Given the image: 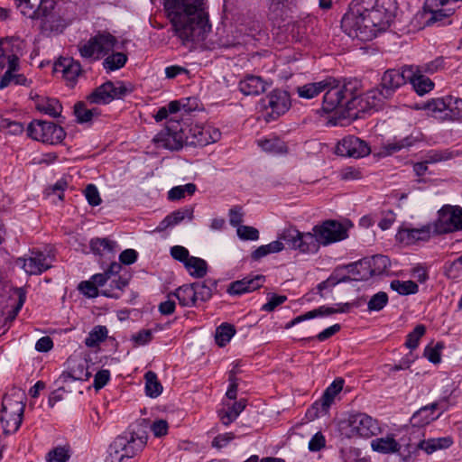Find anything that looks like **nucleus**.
I'll list each match as a JSON object with an SVG mask.
<instances>
[{"label":"nucleus","mask_w":462,"mask_h":462,"mask_svg":"<svg viewBox=\"0 0 462 462\" xmlns=\"http://www.w3.org/2000/svg\"><path fill=\"white\" fill-rule=\"evenodd\" d=\"M163 11L180 44L191 51L211 30L205 0H162Z\"/></svg>","instance_id":"nucleus-1"},{"label":"nucleus","mask_w":462,"mask_h":462,"mask_svg":"<svg viewBox=\"0 0 462 462\" xmlns=\"http://www.w3.org/2000/svg\"><path fill=\"white\" fill-rule=\"evenodd\" d=\"M393 0H353L341 20V28L351 38L371 41L386 31L393 22Z\"/></svg>","instance_id":"nucleus-2"},{"label":"nucleus","mask_w":462,"mask_h":462,"mask_svg":"<svg viewBox=\"0 0 462 462\" xmlns=\"http://www.w3.org/2000/svg\"><path fill=\"white\" fill-rule=\"evenodd\" d=\"M360 82L351 79L339 85L338 81L333 79V83L328 86L323 97L322 108L327 113L335 111L337 108L351 110L356 107V102L359 97Z\"/></svg>","instance_id":"nucleus-3"},{"label":"nucleus","mask_w":462,"mask_h":462,"mask_svg":"<svg viewBox=\"0 0 462 462\" xmlns=\"http://www.w3.org/2000/svg\"><path fill=\"white\" fill-rule=\"evenodd\" d=\"M339 430L346 439H368L382 433L378 420L365 412H352L339 422Z\"/></svg>","instance_id":"nucleus-4"},{"label":"nucleus","mask_w":462,"mask_h":462,"mask_svg":"<svg viewBox=\"0 0 462 462\" xmlns=\"http://www.w3.org/2000/svg\"><path fill=\"white\" fill-rule=\"evenodd\" d=\"M187 128L185 123L171 117L166 126L152 138V143L158 149L179 151L187 145Z\"/></svg>","instance_id":"nucleus-5"},{"label":"nucleus","mask_w":462,"mask_h":462,"mask_svg":"<svg viewBox=\"0 0 462 462\" xmlns=\"http://www.w3.org/2000/svg\"><path fill=\"white\" fill-rule=\"evenodd\" d=\"M117 44L116 38L110 32L101 31L91 36L88 41L80 42L78 50L83 59L90 62L104 59L112 52Z\"/></svg>","instance_id":"nucleus-6"},{"label":"nucleus","mask_w":462,"mask_h":462,"mask_svg":"<svg viewBox=\"0 0 462 462\" xmlns=\"http://www.w3.org/2000/svg\"><path fill=\"white\" fill-rule=\"evenodd\" d=\"M423 108L427 115L439 121L462 120V98L452 95L432 98Z\"/></svg>","instance_id":"nucleus-7"},{"label":"nucleus","mask_w":462,"mask_h":462,"mask_svg":"<svg viewBox=\"0 0 462 462\" xmlns=\"http://www.w3.org/2000/svg\"><path fill=\"white\" fill-rule=\"evenodd\" d=\"M147 436L136 432H125L116 438L110 446L111 454L114 452L118 460L130 458L137 455L145 447Z\"/></svg>","instance_id":"nucleus-8"},{"label":"nucleus","mask_w":462,"mask_h":462,"mask_svg":"<svg viewBox=\"0 0 462 462\" xmlns=\"http://www.w3.org/2000/svg\"><path fill=\"white\" fill-rule=\"evenodd\" d=\"M282 240L291 250L301 254H316L319 250V244L315 232H300L294 227L284 229L280 235Z\"/></svg>","instance_id":"nucleus-9"},{"label":"nucleus","mask_w":462,"mask_h":462,"mask_svg":"<svg viewBox=\"0 0 462 462\" xmlns=\"http://www.w3.org/2000/svg\"><path fill=\"white\" fill-rule=\"evenodd\" d=\"M121 270L122 264L120 263L113 262L103 273H97L92 276V280L99 286H105L108 282H110L109 286L101 291L102 295L115 299H118L120 297L121 292L128 283L125 279H123L119 275Z\"/></svg>","instance_id":"nucleus-10"},{"label":"nucleus","mask_w":462,"mask_h":462,"mask_svg":"<svg viewBox=\"0 0 462 462\" xmlns=\"http://www.w3.org/2000/svg\"><path fill=\"white\" fill-rule=\"evenodd\" d=\"M27 135L38 142L57 144L61 143L66 134L63 128L55 123L34 120L27 126Z\"/></svg>","instance_id":"nucleus-11"},{"label":"nucleus","mask_w":462,"mask_h":462,"mask_svg":"<svg viewBox=\"0 0 462 462\" xmlns=\"http://www.w3.org/2000/svg\"><path fill=\"white\" fill-rule=\"evenodd\" d=\"M350 225L337 220H325L312 227L319 245L328 246L348 237Z\"/></svg>","instance_id":"nucleus-12"},{"label":"nucleus","mask_w":462,"mask_h":462,"mask_svg":"<svg viewBox=\"0 0 462 462\" xmlns=\"http://www.w3.org/2000/svg\"><path fill=\"white\" fill-rule=\"evenodd\" d=\"M54 255L42 251H31L30 254L18 259L21 267L29 275H40L52 267Z\"/></svg>","instance_id":"nucleus-13"},{"label":"nucleus","mask_w":462,"mask_h":462,"mask_svg":"<svg viewBox=\"0 0 462 462\" xmlns=\"http://www.w3.org/2000/svg\"><path fill=\"white\" fill-rule=\"evenodd\" d=\"M131 92L123 82L113 83L106 81L97 88L88 97L93 104H108L116 98H122Z\"/></svg>","instance_id":"nucleus-14"},{"label":"nucleus","mask_w":462,"mask_h":462,"mask_svg":"<svg viewBox=\"0 0 462 462\" xmlns=\"http://www.w3.org/2000/svg\"><path fill=\"white\" fill-rule=\"evenodd\" d=\"M220 138V130L213 125H188L187 145L206 146L217 143Z\"/></svg>","instance_id":"nucleus-15"},{"label":"nucleus","mask_w":462,"mask_h":462,"mask_svg":"<svg viewBox=\"0 0 462 462\" xmlns=\"http://www.w3.org/2000/svg\"><path fill=\"white\" fill-rule=\"evenodd\" d=\"M462 229V208L445 206L439 211L435 230L439 234L451 233Z\"/></svg>","instance_id":"nucleus-16"},{"label":"nucleus","mask_w":462,"mask_h":462,"mask_svg":"<svg viewBox=\"0 0 462 462\" xmlns=\"http://www.w3.org/2000/svg\"><path fill=\"white\" fill-rule=\"evenodd\" d=\"M411 75L410 65L403 66L401 69H389L383 74L380 87L383 88L386 96L392 97L398 88L408 82Z\"/></svg>","instance_id":"nucleus-17"},{"label":"nucleus","mask_w":462,"mask_h":462,"mask_svg":"<svg viewBox=\"0 0 462 462\" xmlns=\"http://www.w3.org/2000/svg\"><path fill=\"white\" fill-rule=\"evenodd\" d=\"M337 154L344 157L362 158L371 152L367 143L354 135H348L338 142Z\"/></svg>","instance_id":"nucleus-18"},{"label":"nucleus","mask_w":462,"mask_h":462,"mask_svg":"<svg viewBox=\"0 0 462 462\" xmlns=\"http://www.w3.org/2000/svg\"><path fill=\"white\" fill-rule=\"evenodd\" d=\"M53 71L56 74H60L69 87H73L79 77L82 75L81 64L70 57L60 58L54 63Z\"/></svg>","instance_id":"nucleus-19"},{"label":"nucleus","mask_w":462,"mask_h":462,"mask_svg":"<svg viewBox=\"0 0 462 462\" xmlns=\"http://www.w3.org/2000/svg\"><path fill=\"white\" fill-rule=\"evenodd\" d=\"M263 106L270 110V115L275 118L286 113L291 107L290 96L283 90H273L262 99Z\"/></svg>","instance_id":"nucleus-20"},{"label":"nucleus","mask_w":462,"mask_h":462,"mask_svg":"<svg viewBox=\"0 0 462 462\" xmlns=\"http://www.w3.org/2000/svg\"><path fill=\"white\" fill-rule=\"evenodd\" d=\"M20 56H22V52L20 54H11L9 57V66L7 70L0 79V89H3L12 83L20 86H27L28 79L23 74L17 73L20 69Z\"/></svg>","instance_id":"nucleus-21"},{"label":"nucleus","mask_w":462,"mask_h":462,"mask_svg":"<svg viewBox=\"0 0 462 462\" xmlns=\"http://www.w3.org/2000/svg\"><path fill=\"white\" fill-rule=\"evenodd\" d=\"M269 87L270 83L254 75H246L238 84L239 90L245 96H259L264 93Z\"/></svg>","instance_id":"nucleus-22"},{"label":"nucleus","mask_w":462,"mask_h":462,"mask_svg":"<svg viewBox=\"0 0 462 462\" xmlns=\"http://www.w3.org/2000/svg\"><path fill=\"white\" fill-rule=\"evenodd\" d=\"M263 275H255L254 277H245L242 280L230 283L227 292L230 295H242L244 293L254 291L261 288L264 282Z\"/></svg>","instance_id":"nucleus-23"},{"label":"nucleus","mask_w":462,"mask_h":462,"mask_svg":"<svg viewBox=\"0 0 462 462\" xmlns=\"http://www.w3.org/2000/svg\"><path fill=\"white\" fill-rule=\"evenodd\" d=\"M430 237V229L427 227L410 228L402 227L396 234V239L405 245H412L419 241H427Z\"/></svg>","instance_id":"nucleus-24"},{"label":"nucleus","mask_w":462,"mask_h":462,"mask_svg":"<svg viewBox=\"0 0 462 462\" xmlns=\"http://www.w3.org/2000/svg\"><path fill=\"white\" fill-rule=\"evenodd\" d=\"M410 69L412 75H411V79H408V82L411 84L418 95L423 96L434 88V82L420 72L416 65H410Z\"/></svg>","instance_id":"nucleus-25"},{"label":"nucleus","mask_w":462,"mask_h":462,"mask_svg":"<svg viewBox=\"0 0 462 462\" xmlns=\"http://www.w3.org/2000/svg\"><path fill=\"white\" fill-rule=\"evenodd\" d=\"M438 404L431 403L426 405L417 411L411 418V423L414 427H424L434 421L440 416V412H437Z\"/></svg>","instance_id":"nucleus-26"},{"label":"nucleus","mask_w":462,"mask_h":462,"mask_svg":"<svg viewBox=\"0 0 462 462\" xmlns=\"http://www.w3.org/2000/svg\"><path fill=\"white\" fill-rule=\"evenodd\" d=\"M193 217V209L191 208H183L167 215L158 225L159 232L164 231L169 227L174 226L183 221L185 218L189 220Z\"/></svg>","instance_id":"nucleus-27"},{"label":"nucleus","mask_w":462,"mask_h":462,"mask_svg":"<svg viewBox=\"0 0 462 462\" xmlns=\"http://www.w3.org/2000/svg\"><path fill=\"white\" fill-rule=\"evenodd\" d=\"M333 83V78L328 77L319 82L308 83L297 88V93L300 97L311 99L321 92L325 91L330 84Z\"/></svg>","instance_id":"nucleus-28"},{"label":"nucleus","mask_w":462,"mask_h":462,"mask_svg":"<svg viewBox=\"0 0 462 462\" xmlns=\"http://www.w3.org/2000/svg\"><path fill=\"white\" fill-rule=\"evenodd\" d=\"M371 448L374 451L382 454H391L398 452L401 448L400 443L394 439L393 434L385 437L376 438L371 441Z\"/></svg>","instance_id":"nucleus-29"},{"label":"nucleus","mask_w":462,"mask_h":462,"mask_svg":"<svg viewBox=\"0 0 462 462\" xmlns=\"http://www.w3.org/2000/svg\"><path fill=\"white\" fill-rule=\"evenodd\" d=\"M359 97L361 102L365 103V108L378 109L383 106L384 100L391 97L386 96L383 88L380 87L367 90L363 96L359 95Z\"/></svg>","instance_id":"nucleus-30"},{"label":"nucleus","mask_w":462,"mask_h":462,"mask_svg":"<svg viewBox=\"0 0 462 462\" xmlns=\"http://www.w3.org/2000/svg\"><path fill=\"white\" fill-rule=\"evenodd\" d=\"M245 407L246 401L245 399H241L238 402H235L226 409L218 411V417L225 426H228L237 419Z\"/></svg>","instance_id":"nucleus-31"},{"label":"nucleus","mask_w":462,"mask_h":462,"mask_svg":"<svg viewBox=\"0 0 462 462\" xmlns=\"http://www.w3.org/2000/svg\"><path fill=\"white\" fill-rule=\"evenodd\" d=\"M89 246L94 254L104 255L106 254H115L118 245L116 241L111 240L108 237H96L90 240Z\"/></svg>","instance_id":"nucleus-32"},{"label":"nucleus","mask_w":462,"mask_h":462,"mask_svg":"<svg viewBox=\"0 0 462 462\" xmlns=\"http://www.w3.org/2000/svg\"><path fill=\"white\" fill-rule=\"evenodd\" d=\"M68 372L78 381H88L91 377L88 364L83 359L69 358L68 360Z\"/></svg>","instance_id":"nucleus-33"},{"label":"nucleus","mask_w":462,"mask_h":462,"mask_svg":"<svg viewBox=\"0 0 462 462\" xmlns=\"http://www.w3.org/2000/svg\"><path fill=\"white\" fill-rule=\"evenodd\" d=\"M35 106L41 113L52 117L59 116L62 111V106L58 99L46 97H38L35 102Z\"/></svg>","instance_id":"nucleus-34"},{"label":"nucleus","mask_w":462,"mask_h":462,"mask_svg":"<svg viewBox=\"0 0 462 462\" xmlns=\"http://www.w3.org/2000/svg\"><path fill=\"white\" fill-rule=\"evenodd\" d=\"M25 404L21 395L5 396L2 401V411L9 412L13 415L23 416Z\"/></svg>","instance_id":"nucleus-35"},{"label":"nucleus","mask_w":462,"mask_h":462,"mask_svg":"<svg viewBox=\"0 0 462 462\" xmlns=\"http://www.w3.org/2000/svg\"><path fill=\"white\" fill-rule=\"evenodd\" d=\"M172 296L176 298L179 300L180 305L183 307H192L197 305L193 283L179 287Z\"/></svg>","instance_id":"nucleus-36"},{"label":"nucleus","mask_w":462,"mask_h":462,"mask_svg":"<svg viewBox=\"0 0 462 462\" xmlns=\"http://www.w3.org/2000/svg\"><path fill=\"white\" fill-rule=\"evenodd\" d=\"M22 51L18 45H15L11 39H0V71L7 64L9 66V57L11 54H20Z\"/></svg>","instance_id":"nucleus-37"},{"label":"nucleus","mask_w":462,"mask_h":462,"mask_svg":"<svg viewBox=\"0 0 462 462\" xmlns=\"http://www.w3.org/2000/svg\"><path fill=\"white\" fill-rule=\"evenodd\" d=\"M453 444L451 437H442L430 439L420 442L419 447L428 454H431L436 450L449 448Z\"/></svg>","instance_id":"nucleus-38"},{"label":"nucleus","mask_w":462,"mask_h":462,"mask_svg":"<svg viewBox=\"0 0 462 462\" xmlns=\"http://www.w3.org/2000/svg\"><path fill=\"white\" fill-rule=\"evenodd\" d=\"M108 337V329L106 326L97 325L88 333L85 338V345L88 347H97L104 342Z\"/></svg>","instance_id":"nucleus-39"},{"label":"nucleus","mask_w":462,"mask_h":462,"mask_svg":"<svg viewBox=\"0 0 462 462\" xmlns=\"http://www.w3.org/2000/svg\"><path fill=\"white\" fill-rule=\"evenodd\" d=\"M184 266L189 274L194 278H203L208 273L207 262L196 256H191L190 259L185 263Z\"/></svg>","instance_id":"nucleus-40"},{"label":"nucleus","mask_w":462,"mask_h":462,"mask_svg":"<svg viewBox=\"0 0 462 462\" xmlns=\"http://www.w3.org/2000/svg\"><path fill=\"white\" fill-rule=\"evenodd\" d=\"M22 421V416L13 415L1 411V423L5 435L15 433L19 430Z\"/></svg>","instance_id":"nucleus-41"},{"label":"nucleus","mask_w":462,"mask_h":462,"mask_svg":"<svg viewBox=\"0 0 462 462\" xmlns=\"http://www.w3.org/2000/svg\"><path fill=\"white\" fill-rule=\"evenodd\" d=\"M283 248V241L279 238L278 240L273 241L268 245L259 246L252 253L251 256L253 260L259 261L260 259L270 254H275L282 251Z\"/></svg>","instance_id":"nucleus-42"},{"label":"nucleus","mask_w":462,"mask_h":462,"mask_svg":"<svg viewBox=\"0 0 462 462\" xmlns=\"http://www.w3.org/2000/svg\"><path fill=\"white\" fill-rule=\"evenodd\" d=\"M127 55L124 52H112L103 60V67L107 71H115L123 68L127 61Z\"/></svg>","instance_id":"nucleus-43"},{"label":"nucleus","mask_w":462,"mask_h":462,"mask_svg":"<svg viewBox=\"0 0 462 462\" xmlns=\"http://www.w3.org/2000/svg\"><path fill=\"white\" fill-rule=\"evenodd\" d=\"M236 330L234 325L229 323H222L216 329V343L221 347L225 346L236 335Z\"/></svg>","instance_id":"nucleus-44"},{"label":"nucleus","mask_w":462,"mask_h":462,"mask_svg":"<svg viewBox=\"0 0 462 462\" xmlns=\"http://www.w3.org/2000/svg\"><path fill=\"white\" fill-rule=\"evenodd\" d=\"M411 145V143L410 142L409 138H403V139H393L387 141L385 143L383 144L381 148L380 154L383 156L392 155L397 152H400L401 150L407 148Z\"/></svg>","instance_id":"nucleus-45"},{"label":"nucleus","mask_w":462,"mask_h":462,"mask_svg":"<svg viewBox=\"0 0 462 462\" xmlns=\"http://www.w3.org/2000/svg\"><path fill=\"white\" fill-rule=\"evenodd\" d=\"M145 393L149 397L155 398L162 392V386L157 378V374L152 371H148L144 374Z\"/></svg>","instance_id":"nucleus-46"},{"label":"nucleus","mask_w":462,"mask_h":462,"mask_svg":"<svg viewBox=\"0 0 462 462\" xmlns=\"http://www.w3.org/2000/svg\"><path fill=\"white\" fill-rule=\"evenodd\" d=\"M344 384L343 379H336L333 383L325 390L321 402L322 406L328 408L334 402L335 397L341 392Z\"/></svg>","instance_id":"nucleus-47"},{"label":"nucleus","mask_w":462,"mask_h":462,"mask_svg":"<svg viewBox=\"0 0 462 462\" xmlns=\"http://www.w3.org/2000/svg\"><path fill=\"white\" fill-rule=\"evenodd\" d=\"M259 146L265 152L272 153H282L286 152L285 143L277 137L261 139L258 141Z\"/></svg>","instance_id":"nucleus-48"},{"label":"nucleus","mask_w":462,"mask_h":462,"mask_svg":"<svg viewBox=\"0 0 462 462\" xmlns=\"http://www.w3.org/2000/svg\"><path fill=\"white\" fill-rule=\"evenodd\" d=\"M74 114L77 118V121L80 124L88 123L94 117H97L99 113L97 109H88L86 107V105L83 103H77L74 106Z\"/></svg>","instance_id":"nucleus-49"},{"label":"nucleus","mask_w":462,"mask_h":462,"mask_svg":"<svg viewBox=\"0 0 462 462\" xmlns=\"http://www.w3.org/2000/svg\"><path fill=\"white\" fill-rule=\"evenodd\" d=\"M37 1L38 0H14L17 9L20 13L32 20L37 18Z\"/></svg>","instance_id":"nucleus-50"},{"label":"nucleus","mask_w":462,"mask_h":462,"mask_svg":"<svg viewBox=\"0 0 462 462\" xmlns=\"http://www.w3.org/2000/svg\"><path fill=\"white\" fill-rule=\"evenodd\" d=\"M70 457L69 446H59L47 453V462H67Z\"/></svg>","instance_id":"nucleus-51"},{"label":"nucleus","mask_w":462,"mask_h":462,"mask_svg":"<svg viewBox=\"0 0 462 462\" xmlns=\"http://www.w3.org/2000/svg\"><path fill=\"white\" fill-rule=\"evenodd\" d=\"M391 288L402 295L414 294L419 291V286L412 281L394 280L391 282Z\"/></svg>","instance_id":"nucleus-52"},{"label":"nucleus","mask_w":462,"mask_h":462,"mask_svg":"<svg viewBox=\"0 0 462 462\" xmlns=\"http://www.w3.org/2000/svg\"><path fill=\"white\" fill-rule=\"evenodd\" d=\"M196 191V185L188 183L181 186H176L171 189L168 192L169 200H179L185 197L186 194L192 195Z\"/></svg>","instance_id":"nucleus-53"},{"label":"nucleus","mask_w":462,"mask_h":462,"mask_svg":"<svg viewBox=\"0 0 462 462\" xmlns=\"http://www.w3.org/2000/svg\"><path fill=\"white\" fill-rule=\"evenodd\" d=\"M425 332L426 327L424 325H417L414 329L407 335L405 346L411 350L416 349L419 346L420 339L424 336Z\"/></svg>","instance_id":"nucleus-54"},{"label":"nucleus","mask_w":462,"mask_h":462,"mask_svg":"<svg viewBox=\"0 0 462 462\" xmlns=\"http://www.w3.org/2000/svg\"><path fill=\"white\" fill-rule=\"evenodd\" d=\"M193 286L197 303L207 301L211 298L212 290L211 287L207 284V282H195Z\"/></svg>","instance_id":"nucleus-55"},{"label":"nucleus","mask_w":462,"mask_h":462,"mask_svg":"<svg viewBox=\"0 0 462 462\" xmlns=\"http://www.w3.org/2000/svg\"><path fill=\"white\" fill-rule=\"evenodd\" d=\"M98 287H100L92 278L88 281L81 282L78 289L81 294L88 298H96L98 296Z\"/></svg>","instance_id":"nucleus-56"},{"label":"nucleus","mask_w":462,"mask_h":462,"mask_svg":"<svg viewBox=\"0 0 462 462\" xmlns=\"http://www.w3.org/2000/svg\"><path fill=\"white\" fill-rule=\"evenodd\" d=\"M351 305L349 303L337 304V308L328 306H320L315 309L318 317L329 316L335 313H345L347 312Z\"/></svg>","instance_id":"nucleus-57"},{"label":"nucleus","mask_w":462,"mask_h":462,"mask_svg":"<svg viewBox=\"0 0 462 462\" xmlns=\"http://www.w3.org/2000/svg\"><path fill=\"white\" fill-rule=\"evenodd\" d=\"M445 273L448 278L452 280L462 279V255L446 267Z\"/></svg>","instance_id":"nucleus-58"},{"label":"nucleus","mask_w":462,"mask_h":462,"mask_svg":"<svg viewBox=\"0 0 462 462\" xmlns=\"http://www.w3.org/2000/svg\"><path fill=\"white\" fill-rule=\"evenodd\" d=\"M55 7L54 0H38L37 1V18L42 20L47 18Z\"/></svg>","instance_id":"nucleus-59"},{"label":"nucleus","mask_w":462,"mask_h":462,"mask_svg":"<svg viewBox=\"0 0 462 462\" xmlns=\"http://www.w3.org/2000/svg\"><path fill=\"white\" fill-rule=\"evenodd\" d=\"M388 302V296L385 292L380 291L374 294L368 302L370 311H379L384 308Z\"/></svg>","instance_id":"nucleus-60"},{"label":"nucleus","mask_w":462,"mask_h":462,"mask_svg":"<svg viewBox=\"0 0 462 462\" xmlns=\"http://www.w3.org/2000/svg\"><path fill=\"white\" fill-rule=\"evenodd\" d=\"M443 345L436 344L434 346H427L424 349L423 356L432 364L437 365L441 361V350Z\"/></svg>","instance_id":"nucleus-61"},{"label":"nucleus","mask_w":462,"mask_h":462,"mask_svg":"<svg viewBox=\"0 0 462 462\" xmlns=\"http://www.w3.org/2000/svg\"><path fill=\"white\" fill-rule=\"evenodd\" d=\"M78 380L72 377V374L67 370L62 372L59 378L55 381L56 386L63 389L64 392L71 393L73 391L71 384Z\"/></svg>","instance_id":"nucleus-62"},{"label":"nucleus","mask_w":462,"mask_h":462,"mask_svg":"<svg viewBox=\"0 0 462 462\" xmlns=\"http://www.w3.org/2000/svg\"><path fill=\"white\" fill-rule=\"evenodd\" d=\"M236 234L241 240L256 241L259 239V231L254 226L241 225L236 228Z\"/></svg>","instance_id":"nucleus-63"},{"label":"nucleus","mask_w":462,"mask_h":462,"mask_svg":"<svg viewBox=\"0 0 462 462\" xmlns=\"http://www.w3.org/2000/svg\"><path fill=\"white\" fill-rule=\"evenodd\" d=\"M417 69L424 74H433L444 67V60L442 57L436 58L435 60L425 63L423 65L417 66Z\"/></svg>","instance_id":"nucleus-64"}]
</instances>
